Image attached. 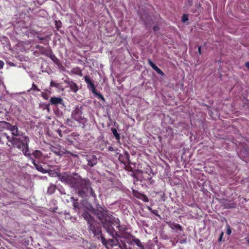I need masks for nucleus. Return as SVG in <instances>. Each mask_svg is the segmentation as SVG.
Listing matches in <instances>:
<instances>
[{"label":"nucleus","mask_w":249,"mask_h":249,"mask_svg":"<svg viewBox=\"0 0 249 249\" xmlns=\"http://www.w3.org/2000/svg\"><path fill=\"white\" fill-rule=\"evenodd\" d=\"M6 145H8V146H10V145H8V143H6Z\"/></svg>","instance_id":"nucleus-47"},{"label":"nucleus","mask_w":249,"mask_h":249,"mask_svg":"<svg viewBox=\"0 0 249 249\" xmlns=\"http://www.w3.org/2000/svg\"><path fill=\"white\" fill-rule=\"evenodd\" d=\"M55 190V186L53 185H51L48 188V193L52 194L54 192Z\"/></svg>","instance_id":"nucleus-19"},{"label":"nucleus","mask_w":249,"mask_h":249,"mask_svg":"<svg viewBox=\"0 0 249 249\" xmlns=\"http://www.w3.org/2000/svg\"><path fill=\"white\" fill-rule=\"evenodd\" d=\"M118 244V240L114 239H110L108 240L107 243V249H110L113 246H116Z\"/></svg>","instance_id":"nucleus-13"},{"label":"nucleus","mask_w":249,"mask_h":249,"mask_svg":"<svg viewBox=\"0 0 249 249\" xmlns=\"http://www.w3.org/2000/svg\"><path fill=\"white\" fill-rule=\"evenodd\" d=\"M70 122V120L69 119H68V120H67V124H69V123Z\"/></svg>","instance_id":"nucleus-44"},{"label":"nucleus","mask_w":249,"mask_h":249,"mask_svg":"<svg viewBox=\"0 0 249 249\" xmlns=\"http://www.w3.org/2000/svg\"><path fill=\"white\" fill-rule=\"evenodd\" d=\"M223 232H222L221 235H220V236L219 237V241H221V240L222 236H223Z\"/></svg>","instance_id":"nucleus-35"},{"label":"nucleus","mask_w":249,"mask_h":249,"mask_svg":"<svg viewBox=\"0 0 249 249\" xmlns=\"http://www.w3.org/2000/svg\"><path fill=\"white\" fill-rule=\"evenodd\" d=\"M5 121H0V124L2 125L3 126V124L2 123L4 122Z\"/></svg>","instance_id":"nucleus-42"},{"label":"nucleus","mask_w":249,"mask_h":249,"mask_svg":"<svg viewBox=\"0 0 249 249\" xmlns=\"http://www.w3.org/2000/svg\"><path fill=\"white\" fill-rule=\"evenodd\" d=\"M42 96L45 99H48V95L47 94V93L42 92Z\"/></svg>","instance_id":"nucleus-28"},{"label":"nucleus","mask_w":249,"mask_h":249,"mask_svg":"<svg viewBox=\"0 0 249 249\" xmlns=\"http://www.w3.org/2000/svg\"><path fill=\"white\" fill-rule=\"evenodd\" d=\"M65 82L67 84L68 87L72 92L76 93L78 90L77 85L72 80H66Z\"/></svg>","instance_id":"nucleus-9"},{"label":"nucleus","mask_w":249,"mask_h":249,"mask_svg":"<svg viewBox=\"0 0 249 249\" xmlns=\"http://www.w3.org/2000/svg\"><path fill=\"white\" fill-rule=\"evenodd\" d=\"M3 126L6 127V129L11 131L12 134L15 136H18L19 138H12V144L13 146L17 147L22 151L25 156H30V152L29 149V138L28 136L23 135L20 132L17 125L12 126L10 123L4 122L2 123Z\"/></svg>","instance_id":"nucleus-1"},{"label":"nucleus","mask_w":249,"mask_h":249,"mask_svg":"<svg viewBox=\"0 0 249 249\" xmlns=\"http://www.w3.org/2000/svg\"><path fill=\"white\" fill-rule=\"evenodd\" d=\"M149 209L152 211V213L156 214V212H157V211H152L151 209H150V208H149Z\"/></svg>","instance_id":"nucleus-36"},{"label":"nucleus","mask_w":249,"mask_h":249,"mask_svg":"<svg viewBox=\"0 0 249 249\" xmlns=\"http://www.w3.org/2000/svg\"><path fill=\"white\" fill-rule=\"evenodd\" d=\"M112 132L114 136L115 137L117 140L120 139L119 134L118 133L116 129L115 128L112 129Z\"/></svg>","instance_id":"nucleus-20"},{"label":"nucleus","mask_w":249,"mask_h":249,"mask_svg":"<svg viewBox=\"0 0 249 249\" xmlns=\"http://www.w3.org/2000/svg\"><path fill=\"white\" fill-rule=\"evenodd\" d=\"M82 112L78 106L75 107L71 113L72 118L76 121H80L82 119Z\"/></svg>","instance_id":"nucleus-6"},{"label":"nucleus","mask_w":249,"mask_h":249,"mask_svg":"<svg viewBox=\"0 0 249 249\" xmlns=\"http://www.w3.org/2000/svg\"><path fill=\"white\" fill-rule=\"evenodd\" d=\"M71 199L72 200H75L74 198L73 197H71Z\"/></svg>","instance_id":"nucleus-45"},{"label":"nucleus","mask_w":249,"mask_h":249,"mask_svg":"<svg viewBox=\"0 0 249 249\" xmlns=\"http://www.w3.org/2000/svg\"><path fill=\"white\" fill-rule=\"evenodd\" d=\"M248 242H249V241H248Z\"/></svg>","instance_id":"nucleus-48"},{"label":"nucleus","mask_w":249,"mask_h":249,"mask_svg":"<svg viewBox=\"0 0 249 249\" xmlns=\"http://www.w3.org/2000/svg\"><path fill=\"white\" fill-rule=\"evenodd\" d=\"M87 183V184L86 185V189H85V193L83 195V196H81V197H84L86 194V193H88V192L89 193L90 195L93 196L94 198H96V196L95 194V193L93 192L92 189L90 187V183H89V180H85Z\"/></svg>","instance_id":"nucleus-10"},{"label":"nucleus","mask_w":249,"mask_h":249,"mask_svg":"<svg viewBox=\"0 0 249 249\" xmlns=\"http://www.w3.org/2000/svg\"><path fill=\"white\" fill-rule=\"evenodd\" d=\"M85 81L87 84L88 89H90L93 93H95L96 91L95 86L92 83V81L89 78V76L86 75L84 77Z\"/></svg>","instance_id":"nucleus-8"},{"label":"nucleus","mask_w":249,"mask_h":249,"mask_svg":"<svg viewBox=\"0 0 249 249\" xmlns=\"http://www.w3.org/2000/svg\"><path fill=\"white\" fill-rule=\"evenodd\" d=\"M101 239L102 243L107 248L108 240L106 239L103 236L101 237Z\"/></svg>","instance_id":"nucleus-23"},{"label":"nucleus","mask_w":249,"mask_h":249,"mask_svg":"<svg viewBox=\"0 0 249 249\" xmlns=\"http://www.w3.org/2000/svg\"><path fill=\"white\" fill-rule=\"evenodd\" d=\"M3 129H6V127H4L2 125L0 124V131H1Z\"/></svg>","instance_id":"nucleus-32"},{"label":"nucleus","mask_w":249,"mask_h":249,"mask_svg":"<svg viewBox=\"0 0 249 249\" xmlns=\"http://www.w3.org/2000/svg\"><path fill=\"white\" fill-rule=\"evenodd\" d=\"M144 201H148V198L146 196H145Z\"/></svg>","instance_id":"nucleus-41"},{"label":"nucleus","mask_w":249,"mask_h":249,"mask_svg":"<svg viewBox=\"0 0 249 249\" xmlns=\"http://www.w3.org/2000/svg\"><path fill=\"white\" fill-rule=\"evenodd\" d=\"M148 63L150 65V66H151V65H152V64H153V63L152 62L151 60H148Z\"/></svg>","instance_id":"nucleus-38"},{"label":"nucleus","mask_w":249,"mask_h":249,"mask_svg":"<svg viewBox=\"0 0 249 249\" xmlns=\"http://www.w3.org/2000/svg\"><path fill=\"white\" fill-rule=\"evenodd\" d=\"M245 66L249 69V62H246V64H245Z\"/></svg>","instance_id":"nucleus-39"},{"label":"nucleus","mask_w":249,"mask_h":249,"mask_svg":"<svg viewBox=\"0 0 249 249\" xmlns=\"http://www.w3.org/2000/svg\"><path fill=\"white\" fill-rule=\"evenodd\" d=\"M188 20V18L185 15H184L182 17V21L183 22H185V21H186L187 20Z\"/></svg>","instance_id":"nucleus-29"},{"label":"nucleus","mask_w":249,"mask_h":249,"mask_svg":"<svg viewBox=\"0 0 249 249\" xmlns=\"http://www.w3.org/2000/svg\"><path fill=\"white\" fill-rule=\"evenodd\" d=\"M3 66H4V62L0 60V69H2L3 67Z\"/></svg>","instance_id":"nucleus-31"},{"label":"nucleus","mask_w":249,"mask_h":249,"mask_svg":"<svg viewBox=\"0 0 249 249\" xmlns=\"http://www.w3.org/2000/svg\"><path fill=\"white\" fill-rule=\"evenodd\" d=\"M73 71H74V73L77 74H79L80 75L81 74V71H79V69H73Z\"/></svg>","instance_id":"nucleus-30"},{"label":"nucleus","mask_w":249,"mask_h":249,"mask_svg":"<svg viewBox=\"0 0 249 249\" xmlns=\"http://www.w3.org/2000/svg\"><path fill=\"white\" fill-rule=\"evenodd\" d=\"M32 90H36V91H40V89L34 83L32 85V87L30 89L28 90V91L30 92Z\"/></svg>","instance_id":"nucleus-22"},{"label":"nucleus","mask_w":249,"mask_h":249,"mask_svg":"<svg viewBox=\"0 0 249 249\" xmlns=\"http://www.w3.org/2000/svg\"><path fill=\"white\" fill-rule=\"evenodd\" d=\"M231 233V230L230 229V228L229 227V226H227V234L228 235H230Z\"/></svg>","instance_id":"nucleus-27"},{"label":"nucleus","mask_w":249,"mask_h":249,"mask_svg":"<svg viewBox=\"0 0 249 249\" xmlns=\"http://www.w3.org/2000/svg\"><path fill=\"white\" fill-rule=\"evenodd\" d=\"M140 249H144V247H142Z\"/></svg>","instance_id":"nucleus-46"},{"label":"nucleus","mask_w":249,"mask_h":249,"mask_svg":"<svg viewBox=\"0 0 249 249\" xmlns=\"http://www.w3.org/2000/svg\"><path fill=\"white\" fill-rule=\"evenodd\" d=\"M235 207V204L233 203H226L225 204V207L227 209H230L234 208Z\"/></svg>","instance_id":"nucleus-21"},{"label":"nucleus","mask_w":249,"mask_h":249,"mask_svg":"<svg viewBox=\"0 0 249 249\" xmlns=\"http://www.w3.org/2000/svg\"><path fill=\"white\" fill-rule=\"evenodd\" d=\"M125 154H126V156L127 159H129V156L127 152H126V153H125Z\"/></svg>","instance_id":"nucleus-40"},{"label":"nucleus","mask_w":249,"mask_h":249,"mask_svg":"<svg viewBox=\"0 0 249 249\" xmlns=\"http://www.w3.org/2000/svg\"><path fill=\"white\" fill-rule=\"evenodd\" d=\"M50 86L55 87L59 89H61L62 91L64 90V89L61 88L60 84L58 83H55L52 81L50 83Z\"/></svg>","instance_id":"nucleus-17"},{"label":"nucleus","mask_w":249,"mask_h":249,"mask_svg":"<svg viewBox=\"0 0 249 249\" xmlns=\"http://www.w3.org/2000/svg\"><path fill=\"white\" fill-rule=\"evenodd\" d=\"M86 160L88 162V165L89 167H93L97 163V159L96 156L95 155L88 156L86 158Z\"/></svg>","instance_id":"nucleus-7"},{"label":"nucleus","mask_w":249,"mask_h":249,"mask_svg":"<svg viewBox=\"0 0 249 249\" xmlns=\"http://www.w3.org/2000/svg\"><path fill=\"white\" fill-rule=\"evenodd\" d=\"M95 95H97L98 97L100 99H101L103 101H105L104 97L99 93H98L97 91L95 92V93H94Z\"/></svg>","instance_id":"nucleus-25"},{"label":"nucleus","mask_w":249,"mask_h":249,"mask_svg":"<svg viewBox=\"0 0 249 249\" xmlns=\"http://www.w3.org/2000/svg\"><path fill=\"white\" fill-rule=\"evenodd\" d=\"M82 216L87 221V223L89 224V230L92 231L93 232H94L95 231V227L94 226L95 221L92 217L86 212L83 213Z\"/></svg>","instance_id":"nucleus-5"},{"label":"nucleus","mask_w":249,"mask_h":249,"mask_svg":"<svg viewBox=\"0 0 249 249\" xmlns=\"http://www.w3.org/2000/svg\"><path fill=\"white\" fill-rule=\"evenodd\" d=\"M158 74L162 75V76H163L164 75V73L158 67H157L155 70H154Z\"/></svg>","instance_id":"nucleus-24"},{"label":"nucleus","mask_w":249,"mask_h":249,"mask_svg":"<svg viewBox=\"0 0 249 249\" xmlns=\"http://www.w3.org/2000/svg\"><path fill=\"white\" fill-rule=\"evenodd\" d=\"M7 140V142H11L12 143V139L6 133H3L0 136V143H4L5 142L4 139Z\"/></svg>","instance_id":"nucleus-12"},{"label":"nucleus","mask_w":249,"mask_h":249,"mask_svg":"<svg viewBox=\"0 0 249 249\" xmlns=\"http://www.w3.org/2000/svg\"><path fill=\"white\" fill-rule=\"evenodd\" d=\"M73 206L74 208H76V203L75 202H73Z\"/></svg>","instance_id":"nucleus-43"},{"label":"nucleus","mask_w":249,"mask_h":249,"mask_svg":"<svg viewBox=\"0 0 249 249\" xmlns=\"http://www.w3.org/2000/svg\"><path fill=\"white\" fill-rule=\"evenodd\" d=\"M95 214L97 215L98 219L103 224V227L108 233H111L113 231V227L111 225L112 220L117 224V227L120 231L124 232L126 230L125 227L121 226L120 225V220L117 218H112V215L107 214V211L104 208L100 207L97 209L94 212Z\"/></svg>","instance_id":"nucleus-3"},{"label":"nucleus","mask_w":249,"mask_h":249,"mask_svg":"<svg viewBox=\"0 0 249 249\" xmlns=\"http://www.w3.org/2000/svg\"><path fill=\"white\" fill-rule=\"evenodd\" d=\"M30 155H31L30 154ZM28 157H30V158L32 160V163H33V164L34 165V166L36 167V169L39 171H40V172H43V171H44V169H43V168L41 167V166H40V165L37 164L35 160H34L32 157H31V156H27Z\"/></svg>","instance_id":"nucleus-15"},{"label":"nucleus","mask_w":249,"mask_h":249,"mask_svg":"<svg viewBox=\"0 0 249 249\" xmlns=\"http://www.w3.org/2000/svg\"><path fill=\"white\" fill-rule=\"evenodd\" d=\"M198 52H199V54H201V47L200 46L198 47Z\"/></svg>","instance_id":"nucleus-37"},{"label":"nucleus","mask_w":249,"mask_h":249,"mask_svg":"<svg viewBox=\"0 0 249 249\" xmlns=\"http://www.w3.org/2000/svg\"><path fill=\"white\" fill-rule=\"evenodd\" d=\"M133 241L140 248L143 247L142 243H141V241L136 238H134L133 239Z\"/></svg>","instance_id":"nucleus-18"},{"label":"nucleus","mask_w":249,"mask_h":249,"mask_svg":"<svg viewBox=\"0 0 249 249\" xmlns=\"http://www.w3.org/2000/svg\"><path fill=\"white\" fill-rule=\"evenodd\" d=\"M50 103L52 105H61L64 106L63 99L61 97H52L50 99Z\"/></svg>","instance_id":"nucleus-11"},{"label":"nucleus","mask_w":249,"mask_h":249,"mask_svg":"<svg viewBox=\"0 0 249 249\" xmlns=\"http://www.w3.org/2000/svg\"><path fill=\"white\" fill-rule=\"evenodd\" d=\"M170 227L173 230H181V227L178 224L172 223L170 224Z\"/></svg>","instance_id":"nucleus-16"},{"label":"nucleus","mask_w":249,"mask_h":249,"mask_svg":"<svg viewBox=\"0 0 249 249\" xmlns=\"http://www.w3.org/2000/svg\"><path fill=\"white\" fill-rule=\"evenodd\" d=\"M151 67L154 69L155 70V69L157 67L155 64H154V63L152 64V65H151Z\"/></svg>","instance_id":"nucleus-34"},{"label":"nucleus","mask_w":249,"mask_h":249,"mask_svg":"<svg viewBox=\"0 0 249 249\" xmlns=\"http://www.w3.org/2000/svg\"><path fill=\"white\" fill-rule=\"evenodd\" d=\"M58 177L62 182L74 187L78 196H83L84 194L87 183L77 174L60 173Z\"/></svg>","instance_id":"nucleus-2"},{"label":"nucleus","mask_w":249,"mask_h":249,"mask_svg":"<svg viewBox=\"0 0 249 249\" xmlns=\"http://www.w3.org/2000/svg\"><path fill=\"white\" fill-rule=\"evenodd\" d=\"M153 30L155 32H156L157 30H159V28L157 26H154L153 28Z\"/></svg>","instance_id":"nucleus-33"},{"label":"nucleus","mask_w":249,"mask_h":249,"mask_svg":"<svg viewBox=\"0 0 249 249\" xmlns=\"http://www.w3.org/2000/svg\"><path fill=\"white\" fill-rule=\"evenodd\" d=\"M82 216L87 221V223L89 224V230L92 231L93 232H94L95 231V227L94 226L95 221L92 217L86 212L83 213Z\"/></svg>","instance_id":"nucleus-4"},{"label":"nucleus","mask_w":249,"mask_h":249,"mask_svg":"<svg viewBox=\"0 0 249 249\" xmlns=\"http://www.w3.org/2000/svg\"><path fill=\"white\" fill-rule=\"evenodd\" d=\"M32 156L36 159L37 160H41L42 157V154L41 152L39 150H36L34 151L33 154Z\"/></svg>","instance_id":"nucleus-14"},{"label":"nucleus","mask_w":249,"mask_h":249,"mask_svg":"<svg viewBox=\"0 0 249 249\" xmlns=\"http://www.w3.org/2000/svg\"><path fill=\"white\" fill-rule=\"evenodd\" d=\"M95 95H97L98 97L100 99H101L103 101H105L104 97L99 93H98L97 91L95 92V93H94Z\"/></svg>","instance_id":"nucleus-26"}]
</instances>
